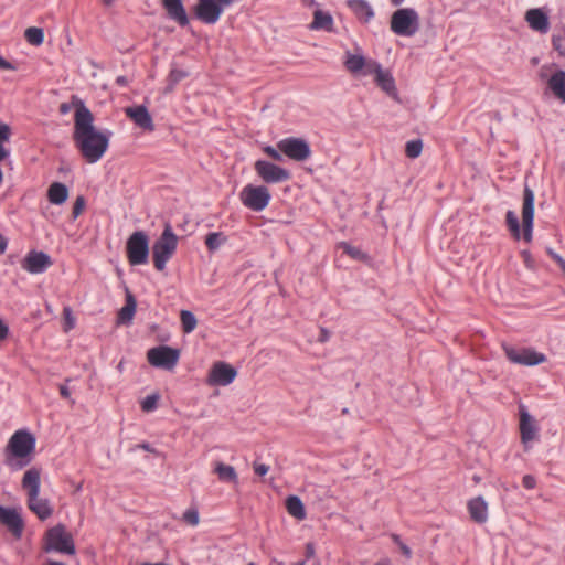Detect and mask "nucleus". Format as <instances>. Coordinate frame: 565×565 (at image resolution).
Wrapping results in <instances>:
<instances>
[{
  "mask_svg": "<svg viewBox=\"0 0 565 565\" xmlns=\"http://www.w3.org/2000/svg\"><path fill=\"white\" fill-rule=\"evenodd\" d=\"M74 114L73 140L82 157L88 163H96L106 153L113 132L97 130L93 113L81 99L76 100Z\"/></svg>",
  "mask_w": 565,
  "mask_h": 565,
  "instance_id": "nucleus-1",
  "label": "nucleus"
},
{
  "mask_svg": "<svg viewBox=\"0 0 565 565\" xmlns=\"http://www.w3.org/2000/svg\"><path fill=\"white\" fill-rule=\"evenodd\" d=\"M35 447L36 438L31 431H14L4 449V463L13 471L22 470L33 460Z\"/></svg>",
  "mask_w": 565,
  "mask_h": 565,
  "instance_id": "nucleus-2",
  "label": "nucleus"
},
{
  "mask_svg": "<svg viewBox=\"0 0 565 565\" xmlns=\"http://www.w3.org/2000/svg\"><path fill=\"white\" fill-rule=\"evenodd\" d=\"M41 472L40 467L33 466L28 469L22 478L21 486L28 491V508L42 521L49 519L53 509L47 499H40L41 489Z\"/></svg>",
  "mask_w": 565,
  "mask_h": 565,
  "instance_id": "nucleus-3",
  "label": "nucleus"
},
{
  "mask_svg": "<svg viewBox=\"0 0 565 565\" xmlns=\"http://www.w3.org/2000/svg\"><path fill=\"white\" fill-rule=\"evenodd\" d=\"M177 247L178 236L173 232L171 224L167 222L161 235L152 245L153 265L158 271L166 269V265L175 253Z\"/></svg>",
  "mask_w": 565,
  "mask_h": 565,
  "instance_id": "nucleus-4",
  "label": "nucleus"
},
{
  "mask_svg": "<svg viewBox=\"0 0 565 565\" xmlns=\"http://www.w3.org/2000/svg\"><path fill=\"white\" fill-rule=\"evenodd\" d=\"M45 552L55 551L61 554L74 555L76 547L73 535L66 531L64 524L58 523L50 527L44 534Z\"/></svg>",
  "mask_w": 565,
  "mask_h": 565,
  "instance_id": "nucleus-5",
  "label": "nucleus"
},
{
  "mask_svg": "<svg viewBox=\"0 0 565 565\" xmlns=\"http://www.w3.org/2000/svg\"><path fill=\"white\" fill-rule=\"evenodd\" d=\"M391 31L399 36H413L419 30V15L413 8L397 9L391 15Z\"/></svg>",
  "mask_w": 565,
  "mask_h": 565,
  "instance_id": "nucleus-6",
  "label": "nucleus"
},
{
  "mask_svg": "<svg viewBox=\"0 0 565 565\" xmlns=\"http://www.w3.org/2000/svg\"><path fill=\"white\" fill-rule=\"evenodd\" d=\"M150 238L143 231H135L126 242V255L131 266L147 264Z\"/></svg>",
  "mask_w": 565,
  "mask_h": 565,
  "instance_id": "nucleus-7",
  "label": "nucleus"
},
{
  "mask_svg": "<svg viewBox=\"0 0 565 565\" xmlns=\"http://www.w3.org/2000/svg\"><path fill=\"white\" fill-rule=\"evenodd\" d=\"M271 199V194L265 185L246 184L239 192L242 204L254 212L264 211Z\"/></svg>",
  "mask_w": 565,
  "mask_h": 565,
  "instance_id": "nucleus-8",
  "label": "nucleus"
},
{
  "mask_svg": "<svg viewBox=\"0 0 565 565\" xmlns=\"http://www.w3.org/2000/svg\"><path fill=\"white\" fill-rule=\"evenodd\" d=\"M147 359L154 367L172 370L179 362L180 350L168 345L153 347L148 350Z\"/></svg>",
  "mask_w": 565,
  "mask_h": 565,
  "instance_id": "nucleus-9",
  "label": "nucleus"
},
{
  "mask_svg": "<svg viewBox=\"0 0 565 565\" xmlns=\"http://www.w3.org/2000/svg\"><path fill=\"white\" fill-rule=\"evenodd\" d=\"M277 148L295 161H306L311 156V148L307 140L299 137H287L277 142Z\"/></svg>",
  "mask_w": 565,
  "mask_h": 565,
  "instance_id": "nucleus-10",
  "label": "nucleus"
},
{
  "mask_svg": "<svg viewBox=\"0 0 565 565\" xmlns=\"http://www.w3.org/2000/svg\"><path fill=\"white\" fill-rule=\"evenodd\" d=\"M503 350L507 359L514 364L535 366L546 361V355L533 348L518 349L511 345H503Z\"/></svg>",
  "mask_w": 565,
  "mask_h": 565,
  "instance_id": "nucleus-11",
  "label": "nucleus"
},
{
  "mask_svg": "<svg viewBox=\"0 0 565 565\" xmlns=\"http://www.w3.org/2000/svg\"><path fill=\"white\" fill-rule=\"evenodd\" d=\"M254 170L268 184L286 182L291 178L289 170L267 160H257L254 163Z\"/></svg>",
  "mask_w": 565,
  "mask_h": 565,
  "instance_id": "nucleus-12",
  "label": "nucleus"
},
{
  "mask_svg": "<svg viewBox=\"0 0 565 565\" xmlns=\"http://www.w3.org/2000/svg\"><path fill=\"white\" fill-rule=\"evenodd\" d=\"M223 12V9L216 0H196V3L192 8L193 17L209 25L215 24Z\"/></svg>",
  "mask_w": 565,
  "mask_h": 565,
  "instance_id": "nucleus-13",
  "label": "nucleus"
},
{
  "mask_svg": "<svg viewBox=\"0 0 565 565\" xmlns=\"http://www.w3.org/2000/svg\"><path fill=\"white\" fill-rule=\"evenodd\" d=\"M534 201L535 195L530 186L525 185L523 191V206H522V230L523 239L526 243L532 241L533 226H534Z\"/></svg>",
  "mask_w": 565,
  "mask_h": 565,
  "instance_id": "nucleus-14",
  "label": "nucleus"
},
{
  "mask_svg": "<svg viewBox=\"0 0 565 565\" xmlns=\"http://www.w3.org/2000/svg\"><path fill=\"white\" fill-rule=\"evenodd\" d=\"M237 370L224 361L215 362L207 375V383L214 386H227L234 382Z\"/></svg>",
  "mask_w": 565,
  "mask_h": 565,
  "instance_id": "nucleus-15",
  "label": "nucleus"
},
{
  "mask_svg": "<svg viewBox=\"0 0 565 565\" xmlns=\"http://www.w3.org/2000/svg\"><path fill=\"white\" fill-rule=\"evenodd\" d=\"M21 265L30 274H42L52 265V258L45 252L33 249L26 254Z\"/></svg>",
  "mask_w": 565,
  "mask_h": 565,
  "instance_id": "nucleus-16",
  "label": "nucleus"
},
{
  "mask_svg": "<svg viewBox=\"0 0 565 565\" xmlns=\"http://www.w3.org/2000/svg\"><path fill=\"white\" fill-rule=\"evenodd\" d=\"M0 523L6 525L15 539L22 536L24 521L17 509L0 505Z\"/></svg>",
  "mask_w": 565,
  "mask_h": 565,
  "instance_id": "nucleus-17",
  "label": "nucleus"
},
{
  "mask_svg": "<svg viewBox=\"0 0 565 565\" xmlns=\"http://www.w3.org/2000/svg\"><path fill=\"white\" fill-rule=\"evenodd\" d=\"M126 116L131 119L136 126L140 127L146 131H154L156 126L152 120V116L145 105H137L127 107L125 109Z\"/></svg>",
  "mask_w": 565,
  "mask_h": 565,
  "instance_id": "nucleus-18",
  "label": "nucleus"
},
{
  "mask_svg": "<svg viewBox=\"0 0 565 565\" xmlns=\"http://www.w3.org/2000/svg\"><path fill=\"white\" fill-rule=\"evenodd\" d=\"M167 17L177 22L179 26L185 28L190 24L183 0H161Z\"/></svg>",
  "mask_w": 565,
  "mask_h": 565,
  "instance_id": "nucleus-19",
  "label": "nucleus"
},
{
  "mask_svg": "<svg viewBox=\"0 0 565 565\" xmlns=\"http://www.w3.org/2000/svg\"><path fill=\"white\" fill-rule=\"evenodd\" d=\"M520 413V434L523 444H527L537 438V425L535 419L526 411L525 406L521 405Z\"/></svg>",
  "mask_w": 565,
  "mask_h": 565,
  "instance_id": "nucleus-20",
  "label": "nucleus"
},
{
  "mask_svg": "<svg viewBox=\"0 0 565 565\" xmlns=\"http://www.w3.org/2000/svg\"><path fill=\"white\" fill-rule=\"evenodd\" d=\"M467 509L470 515V519L478 523L483 524L488 520V504L483 497L478 495L468 501Z\"/></svg>",
  "mask_w": 565,
  "mask_h": 565,
  "instance_id": "nucleus-21",
  "label": "nucleus"
},
{
  "mask_svg": "<svg viewBox=\"0 0 565 565\" xmlns=\"http://www.w3.org/2000/svg\"><path fill=\"white\" fill-rule=\"evenodd\" d=\"M530 28L540 33H547L550 29L548 15L542 9H530L525 14Z\"/></svg>",
  "mask_w": 565,
  "mask_h": 565,
  "instance_id": "nucleus-22",
  "label": "nucleus"
},
{
  "mask_svg": "<svg viewBox=\"0 0 565 565\" xmlns=\"http://www.w3.org/2000/svg\"><path fill=\"white\" fill-rule=\"evenodd\" d=\"M347 6L362 23H369L374 18V10L366 0H347Z\"/></svg>",
  "mask_w": 565,
  "mask_h": 565,
  "instance_id": "nucleus-23",
  "label": "nucleus"
},
{
  "mask_svg": "<svg viewBox=\"0 0 565 565\" xmlns=\"http://www.w3.org/2000/svg\"><path fill=\"white\" fill-rule=\"evenodd\" d=\"M375 84L390 97L397 98L398 90L396 88L395 79L388 70H379L375 77Z\"/></svg>",
  "mask_w": 565,
  "mask_h": 565,
  "instance_id": "nucleus-24",
  "label": "nucleus"
},
{
  "mask_svg": "<svg viewBox=\"0 0 565 565\" xmlns=\"http://www.w3.org/2000/svg\"><path fill=\"white\" fill-rule=\"evenodd\" d=\"M137 301L135 296L127 289L125 306L118 311V322L121 324H130L136 313Z\"/></svg>",
  "mask_w": 565,
  "mask_h": 565,
  "instance_id": "nucleus-25",
  "label": "nucleus"
},
{
  "mask_svg": "<svg viewBox=\"0 0 565 565\" xmlns=\"http://www.w3.org/2000/svg\"><path fill=\"white\" fill-rule=\"evenodd\" d=\"M50 203L54 205H62L68 199V188L62 182H53L46 192Z\"/></svg>",
  "mask_w": 565,
  "mask_h": 565,
  "instance_id": "nucleus-26",
  "label": "nucleus"
},
{
  "mask_svg": "<svg viewBox=\"0 0 565 565\" xmlns=\"http://www.w3.org/2000/svg\"><path fill=\"white\" fill-rule=\"evenodd\" d=\"M547 86L556 98L565 103V71L558 70L554 72L547 82Z\"/></svg>",
  "mask_w": 565,
  "mask_h": 565,
  "instance_id": "nucleus-27",
  "label": "nucleus"
},
{
  "mask_svg": "<svg viewBox=\"0 0 565 565\" xmlns=\"http://www.w3.org/2000/svg\"><path fill=\"white\" fill-rule=\"evenodd\" d=\"M333 26V18L329 12L317 9L313 12V20L310 24L311 30L331 31Z\"/></svg>",
  "mask_w": 565,
  "mask_h": 565,
  "instance_id": "nucleus-28",
  "label": "nucleus"
},
{
  "mask_svg": "<svg viewBox=\"0 0 565 565\" xmlns=\"http://www.w3.org/2000/svg\"><path fill=\"white\" fill-rule=\"evenodd\" d=\"M286 509L297 520L301 521L307 516L305 504L298 495L291 494L286 499Z\"/></svg>",
  "mask_w": 565,
  "mask_h": 565,
  "instance_id": "nucleus-29",
  "label": "nucleus"
},
{
  "mask_svg": "<svg viewBox=\"0 0 565 565\" xmlns=\"http://www.w3.org/2000/svg\"><path fill=\"white\" fill-rule=\"evenodd\" d=\"M189 72L184 71V70H181V68H178V67H172L166 78V87H164V90L163 93L164 94H170L174 90L175 86L181 82L183 81L184 78H186L189 76Z\"/></svg>",
  "mask_w": 565,
  "mask_h": 565,
  "instance_id": "nucleus-30",
  "label": "nucleus"
},
{
  "mask_svg": "<svg viewBox=\"0 0 565 565\" xmlns=\"http://www.w3.org/2000/svg\"><path fill=\"white\" fill-rule=\"evenodd\" d=\"M214 472L222 482H234L238 480L236 470L233 466L225 465L221 461L215 462Z\"/></svg>",
  "mask_w": 565,
  "mask_h": 565,
  "instance_id": "nucleus-31",
  "label": "nucleus"
},
{
  "mask_svg": "<svg viewBox=\"0 0 565 565\" xmlns=\"http://www.w3.org/2000/svg\"><path fill=\"white\" fill-rule=\"evenodd\" d=\"M338 248H340L344 254L350 256L352 259L360 260L363 263H366L370 260L369 254L363 252L361 248L351 245L348 242H340L338 244Z\"/></svg>",
  "mask_w": 565,
  "mask_h": 565,
  "instance_id": "nucleus-32",
  "label": "nucleus"
},
{
  "mask_svg": "<svg viewBox=\"0 0 565 565\" xmlns=\"http://www.w3.org/2000/svg\"><path fill=\"white\" fill-rule=\"evenodd\" d=\"M227 242V236L222 232H210L206 234L204 243L210 253L216 252Z\"/></svg>",
  "mask_w": 565,
  "mask_h": 565,
  "instance_id": "nucleus-33",
  "label": "nucleus"
},
{
  "mask_svg": "<svg viewBox=\"0 0 565 565\" xmlns=\"http://www.w3.org/2000/svg\"><path fill=\"white\" fill-rule=\"evenodd\" d=\"M345 68L353 73H361L365 66V57L363 55L347 53V60L344 61Z\"/></svg>",
  "mask_w": 565,
  "mask_h": 565,
  "instance_id": "nucleus-34",
  "label": "nucleus"
},
{
  "mask_svg": "<svg viewBox=\"0 0 565 565\" xmlns=\"http://www.w3.org/2000/svg\"><path fill=\"white\" fill-rule=\"evenodd\" d=\"M11 127L8 124L0 122V162L10 156V150L4 147V143L10 140Z\"/></svg>",
  "mask_w": 565,
  "mask_h": 565,
  "instance_id": "nucleus-35",
  "label": "nucleus"
},
{
  "mask_svg": "<svg viewBox=\"0 0 565 565\" xmlns=\"http://www.w3.org/2000/svg\"><path fill=\"white\" fill-rule=\"evenodd\" d=\"M26 42L34 46H40L44 42V31L42 28L30 26L24 32Z\"/></svg>",
  "mask_w": 565,
  "mask_h": 565,
  "instance_id": "nucleus-36",
  "label": "nucleus"
},
{
  "mask_svg": "<svg viewBox=\"0 0 565 565\" xmlns=\"http://www.w3.org/2000/svg\"><path fill=\"white\" fill-rule=\"evenodd\" d=\"M552 46L559 56H565V28L555 29L552 34Z\"/></svg>",
  "mask_w": 565,
  "mask_h": 565,
  "instance_id": "nucleus-37",
  "label": "nucleus"
},
{
  "mask_svg": "<svg viewBox=\"0 0 565 565\" xmlns=\"http://www.w3.org/2000/svg\"><path fill=\"white\" fill-rule=\"evenodd\" d=\"M180 320L184 333H191L196 328L198 319L190 310H182L180 313Z\"/></svg>",
  "mask_w": 565,
  "mask_h": 565,
  "instance_id": "nucleus-38",
  "label": "nucleus"
},
{
  "mask_svg": "<svg viewBox=\"0 0 565 565\" xmlns=\"http://www.w3.org/2000/svg\"><path fill=\"white\" fill-rule=\"evenodd\" d=\"M505 222L512 237L520 239L521 230L518 215L513 211L509 210L505 214Z\"/></svg>",
  "mask_w": 565,
  "mask_h": 565,
  "instance_id": "nucleus-39",
  "label": "nucleus"
},
{
  "mask_svg": "<svg viewBox=\"0 0 565 565\" xmlns=\"http://www.w3.org/2000/svg\"><path fill=\"white\" fill-rule=\"evenodd\" d=\"M423 150L422 139H413L405 145V154L409 159H416L420 156Z\"/></svg>",
  "mask_w": 565,
  "mask_h": 565,
  "instance_id": "nucleus-40",
  "label": "nucleus"
},
{
  "mask_svg": "<svg viewBox=\"0 0 565 565\" xmlns=\"http://www.w3.org/2000/svg\"><path fill=\"white\" fill-rule=\"evenodd\" d=\"M159 401H160V394L152 393V394L146 396L141 401V409L146 413L153 412L154 409H157Z\"/></svg>",
  "mask_w": 565,
  "mask_h": 565,
  "instance_id": "nucleus-41",
  "label": "nucleus"
},
{
  "mask_svg": "<svg viewBox=\"0 0 565 565\" xmlns=\"http://www.w3.org/2000/svg\"><path fill=\"white\" fill-rule=\"evenodd\" d=\"M76 326V319L73 315V310L71 307L66 306L63 308V330L68 332L73 330Z\"/></svg>",
  "mask_w": 565,
  "mask_h": 565,
  "instance_id": "nucleus-42",
  "label": "nucleus"
},
{
  "mask_svg": "<svg viewBox=\"0 0 565 565\" xmlns=\"http://www.w3.org/2000/svg\"><path fill=\"white\" fill-rule=\"evenodd\" d=\"M379 70H383L382 65L379 62L373 61V60L367 62L365 60V66L363 67L361 73L365 76L366 75H375L376 76L379 74Z\"/></svg>",
  "mask_w": 565,
  "mask_h": 565,
  "instance_id": "nucleus-43",
  "label": "nucleus"
},
{
  "mask_svg": "<svg viewBox=\"0 0 565 565\" xmlns=\"http://www.w3.org/2000/svg\"><path fill=\"white\" fill-rule=\"evenodd\" d=\"M85 205H86L85 198L83 195H78L75 199V202L73 204V210H72V218L73 220H76L82 214V212L85 209Z\"/></svg>",
  "mask_w": 565,
  "mask_h": 565,
  "instance_id": "nucleus-44",
  "label": "nucleus"
},
{
  "mask_svg": "<svg viewBox=\"0 0 565 565\" xmlns=\"http://www.w3.org/2000/svg\"><path fill=\"white\" fill-rule=\"evenodd\" d=\"M183 520L190 525H198L200 522L199 512L196 509H188L183 513Z\"/></svg>",
  "mask_w": 565,
  "mask_h": 565,
  "instance_id": "nucleus-45",
  "label": "nucleus"
},
{
  "mask_svg": "<svg viewBox=\"0 0 565 565\" xmlns=\"http://www.w3.org/2000/svg\"><path fill=\"white\" fill-rule=\"evenodd\" d=\"M264 153H266L269 158H271L274 161H282V152L279 151V149L273 146H265L263 148Z\"/></svg>",
  "mask_w": 565,
  "mask_h": 565,
  "instance_id": "nucleus-46",
  "label": "nucleus"
},
{
  "mask_svg": "<svg viewBox=\"0 0 565 565\" xmlns=\"http://www.w3.org/2000/svg\"><path fill=\"white\" fill-rule=\"evenodd\" d=\"M546 253L554 262H556L565 275V259L559 254L555 253L552 248H547Z\"/></svg>",
  "mask_w": 565,
  "mask_h": 565,
  "instance_id": "nucleus-47",
  "label": "nucleus"
},
{
  "mask_svg": "<svg viewBox=\"0 0 565 565\" xmlns=\"http://www.w3.org/2000/svg\"><path fill=\"white\" fill-rule=\"evenodd\" d=\"M253 469H254L255 475H257L259 477H264L269 471V466L266 463L255 461L253 463Z\"/></svg>",
  "mask_w": 565,
  "mask_h": 565,
  "instance_id": "nucleus-48",
  "label": "nucleus"
},
{
  "mask_svg": "<svg viewBox=\"0 0 565 565\" xmlns=\"http://www.w3.org/2000/svg\"><path fill=\"white\" fill-rule=\"evenodd\" d=\"M522 486L525 489H527V490L534 489L536 487V479H535V477L532 476V475L523 476V478H522Z\"/></svg>",
  "mask_w": 565,
  "mask_h": 565,
  "instance_id": "nucleus-49",
  "label": "nucleus"
},
{
  "mask_svg": "<svg viewBox=\"0 0 565 565\" xmlns=\"http://www.w3.org/2000/svg\"><path fill=\"white\" fill-rule=\"evenodd\" d=\"M521 255L523 257V260H524V264L525 266L529 268V269H533L534 268V260L532 258V255L529 250H522L521 252Z\"/></svg>",
  "mask_w": 565,
  "mask_h": 565,
  "instance_id": "nucleus-50",
  "label": "nucleus"
},
{
  "mask_svg": "<svg viewBox=\"0 0 565 565\" xmlns=\"http://www.w3.org/2000/svg\"><path fill=\"white\" fill-rule=\"evenodd\" d=\"M136 448H139V449H142V450H145V451H148V452L154 454L156 456H159V455H160V452H159L156 448H153V447L151 446V444H149V443H147V441H143V443H140V444L136 445Z\"/></svg>",
  "mask_w": 565,
  "mask_h": 565,
  "instance_id": "nucleus-51",
  "label": "nucleus"
},
{
  "mask_svg": "<svg viewBox=\"0 0 565 565\" xmlns=\"http://www.w3.org/2000/svg\"><path fill=\"white\" fill-rule=\"evenodd\" d=\"M316 554V547H315V544L312 542H308L306 544V547H305V555H306V558L309 559L311 557H313Z\"/></svg>",
  "mask_w": 565,
  "mask_h": 565,
  "instance_id": "nucleus-52",
  "label": "nucleus"
},
{
  "mask_svg": "<svg viewBox=\"0 0 565 565\" xmlns=\"http://www.w3.org/2000/svg\"><path fill=\"white\" fill-rule=\"evenodd\" d=\"M0 70L15 71V66L0 55Z\"/></svg>",
  "mask_w": 565,
  "mask_h": 565,
  "instance_id": "nucleus-53",
  "label": "nucleus"
},
{
  "mask_svg": "<svg viewBox=\"0 0 565 565\" xmlns=\"http://www.w3.org/2000/svg\"><path fill=\"white\" fill-rule=\"evenodd\" d=\"M9 334V327L0 318V341L4 340Z\"/></svg>",
  "mask_w": 565,
  "mask_h": 565,
  "instance_id": "nucleus-54",
  "label": "nucleus"
},
{
  "mask_svg": "<svg viewBox=\"0 0 565 565\" xmlns=\"http://www.w3.org/2000/svg\"><path fill=\"white\" fill-rule=\"evenodd\" d=\"M58 391H60V395H61L63 398L67 399V398H70V397H71V392H70V390H68V387H67V385H66V384H60V386H58Z\"/></svg>",
  "mask_w": 565,
  "mask_h": 565,
  "instance_id": "nucleus-55",
  "label": "nucleus"
},
{
  "mask_svg": "<svg viewBox=\"0 0 565 565\" xmlns=\"http://www.w3.org/2000/svg\"><path fill=\"white\" fill-rule=\"evenodd\" d=\"M399 550L407 559L412 558L413 553L408 545L404 544L399 547Z\"/></svg>",
  "mask_w": 565,
  "mask_h": 565,
  "instance_id": "nucleus-56",
  "label": "nucleus"
},
{
  "mask_svg": "<svg viewBox=\"0 0 565 565\" xmlns=\"http://www.w3.org/2000/svg\"><path fill=\"white\" fill-rule=\"evenodd\" d=\"M115 83L120 87H125L129 84V81L126 76L120 75V76H117Z\"/></svg>",
  "mask_w": 565,
  "mask_h": 565,
  "instance_id": "nucleus-57",
  "label": "nucleus"
},
{
  "mask_svg": "<svg viewBox=\"0 0 565 565\" xmlns=\"http://www.w3.org/2000/svg\"><path fill=\"white\" fill-rule=\"evenodd\" d=\"M8 247V239L2 234H0V255L4 254Z\"/></svg>",
  "mask_w": 565,
  "mask_h": 565,
  "instance_id": "nucleus-58",
  "label": "nucleus"
},
{
  "mask_svg": "<svg viewBox=\"0 0 565 565\" xmlns=\"http://www.w3.org/2000/svg\"><path fill=\"white\" fill-rule=\"evenodd\" d=\"M70 110H71V105H70V104H67V103H62V104L60 105V113H61L62 115H66Z\"/></svg>",
  "mask_w": 565,
  "mask_h": 565,
  "instance_id": "nucleus-59",
  "label": "nucleus"
},
{
  "mask_svg": "<svg viewBox=\"0 0 565 565\" xmlns=\"http://www.w3.org/2000/svg\"><path fill=\"white\" fill-rule=\"evenodd\" d=\"M216 1L220 3V6L223 10L235 2V0H216Z\"/></svg>",
  "mask_w": 565,
  "mask_h": 565,
  "instance_id": "nucleus-60",
  "label": "nucleus"
},
{
  "mask_svg": "<svg viewBox=\"0 0 565 565\" xmlns=\"http://www.w3.org/2000/svg\"><path fill=\"white\" fill-rule=\"evenodd\" d=\"M302 2L307 7H316V6H318L316 0H302Z\"/></svg>",
  "mask_w": 565,
  "mask_h": 565,
  "instance_id": "nucleus-61",
  "label": "nucleus"
},
{
  "mask_svg": "<svg viewBox=\"0 0 565 565\" xmlns=\"http://www.w3.org/2000/svg\"><path fill=\"white\" fill-rule=\"evenodd\" d=\"M392 537H393V541H394L395 544H397V543H399L402 541L399 535H397V534H393Z\"/></svg>",
  "mask_w": 565,
  "mask_h": 565,
  "instance_id": "nucleus-62",
  "label": "nucleus"
},
{
  "mask_svg": "<svg viewBox=\"0 0 565 565\" xmlns=\"http://www.w3.org/2000/svg\"><path fill=\"white\" fill-rule=\"evenodd\" d=\"M47 565H65V564L62 562H57V561H49Z\"/></svg>",
  "mask_w": 565,
  "mask_h": 565,
  "instance_id": "nucleus-63",
  "label": "nucleus"
},
{
  "mask_svg": "<svg viewBox=\"0 0 565 565\" xmlns=\"http://www.w3.org/2000/svg\"><path fill=\"white\" fill-rule=\"evenodd\" d=\"M271 563H273V564H275V565H285V563H284V562H281V561H277V559H275V558L271 561Z\"/></svg>",
  "mask_w": 565,
  "mask_h": 565,
  "instance_id": "nucleus-64",
  "label": "nucleus"
}]
</instances>
